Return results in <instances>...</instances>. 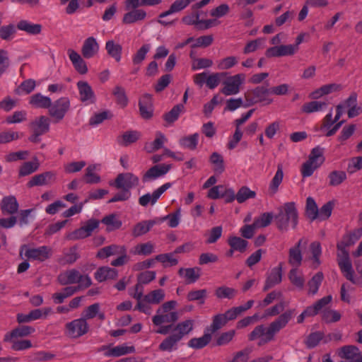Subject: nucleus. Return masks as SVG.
I'll list each match as a JSON object with an SVG mask.
<instances>
[{"instance_id":"1","label":"nucleus","mask_w":362,"mask_h":362,"mask_svg":"<svg viewBox=\"0 0 362 362\" xmlns=\"http://www.w3.org/2000/svg\"><path fill=\"white\" fill-rule=\"evenodd\" d=\"M177 305L176 300H169L157 309L156 314L152 317L153 324L158 327V329L156 330L157 334L166 335L172 329V324L168 325H163V324L173 323L178 320L177 312L173 311Z\"/></svg>"},{"instance_id":"2","label":"nucleus","mask_w":362,"mask_h":362,"mask_svg":"<svg viewBox=\"0 0 362 362\" xmlns=\"http://www.w3.org/2000/svg\"><path fill=\"white\" fill-rule=\"evenodd\" d=\"M277 227L281 230H288L289 226L295 228L298 223V212L294 202H287L279 208L275 216Z\"/></svg>"},{"instance_id":"3","label":"nucleus","mask_w":362,"mask_h":362,"mask_svg":"<svg viewBox=\"0 0 362 362\" xmlns=\"http://www.w3.org/2000/svg\"><path fill=\"white\" fill-rule=\"evenodd\" d=\"M323 153V148L320 146L312 149L308 160L301 167L300 173L303 177L311 176L315 170L322 165L325 161Z\"/></svg>"},{"instance_id":"4","label":"nucleus","mask_w":362,"mask_h":362,"mask_svg":"<svg viewBox=\"0 0 362 362\" xmlns=\"http://www.w3.org/2000/svg\"><path fill=\"white\" fill-rule=\"evenodd\" d=\"M337 259L339 268L344 276L353 284H358V281L354 276V271L349 252L344 249V245L342 243L337 244Z\"/></svg>"},{"instance_id":"5","label":"nucleus","mask_w":362,"mask_h":362,"mask_svg":"<svg viewBox=\"0 0 362 362\" xmlns=\"http://www.w3.org/2000/svg\"><path fill=\"white\" fill-rule=\"evenodd\" d=\"M52 249L48 246H40L38 247H29L23 245L20 248V256L30 260L44 262L52 255Z\"/></svg>"},{"instance_id":"6","label":"nucleus","mask_w":362,"mask_h":362,"mask_svg":"<svg viewBox=\"0 0 362 362\" xmlns=\"http://www.w3.org/2000/svg\"><path fill=\"white\" fill-rule=\"evenodd\" d=\"M224 78L221 92L226 96L234 95L240 93L241 86L245 81V75L244 74L229 75L228 73V76Z\"/></svg>"},{"instance_id":"7","label":"nucleus","mask_w":362,"mask_h":362,"mask_svg":"<svg viewBox=\"0 0 362 362\" xmlns=\"http://www.w3.org/2000/svg\"><path fill=\"white\" fill-rule=\"evenodd\" d=\"M58 281L62 285L78 284L81 287H88L91 284V279L88 275L81 274L76 269H70L61 273Z\"/></svg>"},{"instance_id":"8","label":"nucleus","mask_w":362,"mask_h":362,"mask_svg":"<svg viewBox=\"0 0 362 362\" xmlns=\"http://www.w3.org/2000/svg\"><path fill=\"white\" fill-rule=\"evenodd\" d=\"M90 325L86 318L74 319L65 325V334L70 339H77L86 334Z\"/></svg>"},{"instance_id":"9","label":"nucleus","mask_w":362,"mask_h":362,"mask_svg":"<svg viewBox=\"0 0 362 362\" xmlns=\"http://www.w3.org/2000/svg\"><path fill=\"white\" fill-rule=\"evenodd\" d=\"M71 107V102L69 98L62 97L51 105L48 108L49 115L55 120L60 121L64 119Z\"/></svg>"},{"instance_id":"10","label":"nucleus","mask_w":362,"mask_h":362,"mask_svg":"<svg viewBox=\"0 0 362 362\" xmlns=\"http://www.w3.org/2000/svg\"><path fill=\"white\" fill-rule=\"evenodd\" d=\"M100 222L95 219L88 220L86 224L78 229L69 233L66 238L71 240L83 239L89 237L93 231L99 226Z\"/></svg>"},{"instance_id":"11","label":"nucleus","mask_w":362,"mask_h":362,"mask_svg":"<svg viewBox=\"0 0 362 362\" xmlns=\"http://www.w3.org/2000/svg\"><path fill=\"white\" fill-rule=\"evenodd\" d=\"M139 184V178L132 173H120L115 181V186L117 189L129 190L136 187Z\"/></svg>"},{"instance_id":"12","label":"nucleus","mask_w":362,"mask_h":362,"mask_svg":"<svg viewBox=\"0 0 362 362\" xmlns=\"http://www.w3.org/2000/svg\"><path fill=\"white\" fill-rule=\"evenodd\" d=\"M172 186V183L166 182L155 189L152 193H146L139 198V204L142 206H147L148 204L154 205L160 196Z\"/></svg>"},{"instance_id":"13","label":"nucleus","mask_w":362,"mask_h":362,"mask_svg":"<svg viewBox=\"0 0 362 362\" xmlns=\"http://www.w3.org/2000/svg\"><path fill=\"white\" fill-rule=\"evenodd\" d=\"M275 334L270 329L269 327H264V325L257 326L249 335V339L251 341L259 340V344H264L272 341L274 337Z\"/></svg>"},{"instance_id":"14","label":"nucleus","mask_w":362,"mask_h":362,"mask_svg":"<svg viewBox=\"0 0 362 362\" xmlns=\"http://www.w3.org/2000/svg\"><path fill=\"white\" fill-rule=\"evenodd\" d=\"M76 86L78 90L80 100L82 103L86 105L95 103L96 100L95 95L88 82L79 81L77 82Z\"/></svg>"},{"instance_id":"15","label":"nucleus","mask_w":362,"mask_h":362,"mask_svg":"<svg viewBox=\"0 0 362 362\" xmlns=\"http://www.w3.org/2000/svg\"><path fill=\"white\" fill-rule=\"evenodd\" d=\"M100 45L94 37L86 38L81 47L82 56L86 59L95 57L99 52Z\"/></svg>"},{"instance_id":"16","label":"nucleus","mask_w":362,"mask_h":362,"mask_svg":"<svg viewBox=\"0 0 362 362\" xmlns=\"http://www.w3.org/2000/svg\"><path fill=\"white\" fill-rule=\"evenodd\" d=\"M339 356L347 362H362V352L355 346H345L339 351Z\"/></svg>"},{"instance_id":"17","label":"nucleus","mask_w":362,"mask_h":362,"mask_svg":"<svg viewBox=\"0 0 362 362\" xmlns=\"http://www.w3.org/2000/svg\"><path fill=\"white\" fill-rule=\"evenodd\" d=\"M282 280V265L279 264V266L272 268L269 270L267 275L265 284L263 288L264 291L274 287V286L280 284Z\"/></svg>"},{"instance_id":"18","label":"nucleus","mask_w":362,"mask_h":362,"mask_svg":"<svg viewBox=\"0 0 362 362\" xmlns=\"http://www.w3.org/2000/svg\"><path fill=\"white\" fill-rule=\"evenodd\" d=\"M171 168L169 164L156 165L151 168L142 177L144 182L156 180L160 176L165 175Z\"/></svg>"},{"instance_id":"19","label":"nucleus","mask_w":362,"mask_h":362,"mask_svg":"<svg viewBox=\"0 0 362 362\" xmlns=\"http://www.w3.org/2000/svg\"><path fill=\"white\" fill-rule=\"evenodd\" d=\"M105 350V356L107 357H119L134 353L135 348L129 344L124 343L115 346H108Z\"/></svg>"},{"instance_id":"20","label":"nucleus","mask_w":362,"mask_h":362,"mask_svg":"<svg viewBox=\"0 0 362 362\" xmlns=\"http://www.w3.org/2000/svg\"><path fill=\"white\" fill-rule=\"evenodd\" d=\"M295 313L294 309H289L283 313L281 315L279 316L274 321H273L269 327L273 331V332L276 334L281 329L284 328L288 322L291 320L293 315Z\"/></svg>"},{"instance_id":"21","label":"nucleus","mask_w":362,"mask_h":362,"mask_svg":"<svg viewBox=\"0 0 362 362\" xmlns=\"http://www.w3.org/2000/svg\"><path fill=\"white\" fill-rule=\"evenodd\" d=\"M194 325V321L193 320L187 319L178 322L175 325H173V328L170 331L182 340L185 336L188 335L192 331Z\"/></svg>"},{"instance_id":"22","label":"nucleus","mask_w":362,"mask_h":362,"mask_svg":"<svg viewBox=\"0 0 362 362\" xmlns=\"http://www.w3.org/2000/svg\"><path fill=\"white\" fill-rule=\"evenodd\" d=\"M67 53L76 71L80 74H86L88 69L83 57L72 49H68Z\"/></svg>"},{"instance_id":"23","label":"nucleus","mask_w":362,"mask_h":362,"mask_svg":"<svg viewBox=\"0 0 362 362\" xmlns=\"http://www.w3.org/2000/svg\"><path fill=\"white\" fill-rule=\"evenodd\" d=\"M139 105L140 114L144 119H150L153 116V103L150 94H144L139 100Z\"/></svg>"},{"instance_id":"24","label":"nucleus","mask_w":362,"mask_h":362,"mask_svg":"<svg viewBox=\"0 0 362 362\" xmlns=\"http://www.w3.org/2000/svg\"><path fill=\"white\" fill-rule=\"evenodd\" d=\"M56 179V174L52 171H47L44 173H41L35 175L28 182V185L30 187L34 186H41L50 184Z\"/></svg>"},{"instance_id":"25","label":"nucleus","mask_w":362,"mask_h":362,"mask_svg":"<svg viewBox=\"0 0 362 362\" xmlns=\"http://www.w3.org/2000/svg\"><path fill=\"white\" fill-rule=\"evenodd\" d=\"M17 29L26 33L30 35H37L42 32V25L39 23H34L25 19L20 20L17 25Z\"/></svg>"},{"instance_id":"26","label":"nucleus","mask_w":362,"mask_h":362,"mask_svg":"<svg viewBox=\"0 0 362 362\" xmlns=\"http://www.w3.org/2000/svg\"><path fill=\"white\" fill-rule=\"evenodd\" d=\"M35 332V329L30 326H21L4 335V341H8L18 338L27 337Z\"/></svg>"},{"instance_id":"27","label":"nucleus","mask_w":362,"mask_h":362,"mask_svg":"<svg viewBox=\"0 0 362 362\" xmlns=\"http://www.w3.org/2000/svg\"><path fill=\"white\" fill-rule=\"evenodd\" d=\"M178 274L180 277L185 280L187 284H194L201 276V269L199 267L180 268Z\"/></svg>"},{"instance_id":"28","label":"nucleus","mask_w":362,"mask_h":362,"mask_svg":"<svg viewBox=\"0 0 362 362\" xmlns=\"http://www.w3.org/2000/svg\"><path fill=\"white\" fill-rule=\"evenodd\" d=\"M49 119L45 116H41L33 121L31 125L36 134L35 137L47 132L49 130Z\"/></svg>"},{"instance_id":"29","label":"nucleus","mask_w":362,"mask_h":362,"mask_svg":"<svg viewBox=\"0 0 362 362\" xmlns=\"http://www.w3.org/2000/svg\"><path fill=\"white\" fill-rule=\"evenodd\" d=\"M168 141L166 136L160 132L156 133V138L153 141L148 142L144 146V149L148 153H153L160 148H162L164 144Z\"/></svg>"},{"instance_id":"30","label":"nucleus","mask_w":362,"mask_h":362,"mask_svg":"<svg viewBox=\"0 0 362 362\" xmlns=\"http://www.w3.org/2000/svg\"><path fill=\"white\" fill-rule=\"evenodd\" d=\"M100 170V164H92L89 165L86 169V174L84 175V178L86 182L88 184H97L99 183L101 180L99 175L97 174V172Z\"/></svg>"},{"instance_id":"31","label":"nucleus","mask_w":362,"mask_h":362,"mask_svg":"<svg viewBox=\"0 0 362 362\" xmlns=\"http://www.w3.org/2000/svg\"><path fill=\"white\" fill-rule=\"evenodd\" d=\"M1 209L4 214H13L18 209V203L13 196L4 197L1 202Z\"/></svg>"},{"instance_id":"32","label":"nucleus","mask_w":362,"mask_h":362,"mask_svg":"<svg viewBox=\"0 0 362 362\" xmlns=\"http://www.w3.org/2000/svg\"><path fill=\"white\" fill-rule=\"evenodd\" d=\"M194 0H175L170 6V8L161 13L159 18H163L175 13H178L187 8Z\"/></svg>"},{"instance_id":"33","label":"nucleus","mask_w":362,"mask_h":362,"mask_svg":"<svg viewBox=\"0 0 362 362\" xmlns=\"http://www.w3.org/2000/svg\"><path fill=\"white\" fill-rule=\"evenodd\" d=\"M124 252H126V247L124 245H112L100 249L97 253V257L104 259Z\"/></svg>"},{"instance_id":"34","label":"nucleus","mask_w":362,"mask_h":362,"mask_svg":"<svg viewBox=\"0 0 362 362\" xmlns=\"http://www.w3.org/2000/svg\"><path fill=\"white\" fill-rule=\"evenodd\" d=\"M180 341V337H177L172 332L170 335L164 339L159 344V349L168 352L175 351L177 349V344Z\"/></svg>"},{"instance_id":"35","label":"nucleus","mask_w":362,"mask_h":362,"mask_svg":"<svg viewBox=\"0 0 362 362\" xmlns=\"http://www.w3.org/2000/svg\"><path fill=\"white\" fill-rule=\"evenodd\" d=\"M146 17V13L143 9H132L129 12L125 13L122 21L125 24H132L139 21L144 20Z\"/></svg>"},{"instance_id":"36","label":"nucleus","mask_w":362,"mask_h":362,"mask_svg":"<svg viewBox=\"0 0 362 362\" xmlns=\"http://www.w3.org/2000/svg\"><path fill=\"white\" fill-rule=\"evenodd\" d=\"M105 49L107 54L115 59L116 62H119L122 59V47L120 44L114 40H107L105 42Z\"/></svg>"},{"instance_id":"37","label":"nucleus","mask_w":362,"mask_h":362,"mask_svg":"<svg viewBox=\"0 0 362 362\" xmlns=\"http://www.w3.org/2000/svg\"><path fill=\"white\" fill-rule=\"evenodd\" d=\"M156 224H158L156 219L139 222L134 226L132 234L134 237L144 235Z\"/></svg>"},{"instance_id":"38","label":"nucleus","mask_w":362,"mask_h":362,"mask_svg":"<svg viewBox=\"0 0 362 362\" xmlns=\"http://www.w3.org/2000/svg\"><path fill=\"white\" fill-rule=\"evenodd\" d=\"M98 317L100 320L105 319L104 313L100 312V306L99 303H94L88 306L83 313L82 318H86V321Z\"/></svg>"},{"instance_id":"39","label":"nucleus","mask_w":362,"mask_h":362,"mask_svg":"<svg viewBox=\"0 0 362 362\" xmlns=\"http://www.w3.org/2000/svg\"><path fill=\"white\" fill-rule=\"evenodd\" d=\"M29 103L36 108H49L51 105V99L41 93H36L30 97Z\"/></svg>"},{"instance_id":"40","label":"nucleus","mask_w":362,"mask_h":362,"mask_svg":"<svg viewBox=\"0 0 362 362\" xmlns=\"http://www.w3.org/2000/svg\"><path fill=\"white\" fill-rule=\"evenodd\" d=\"M288 279L291 283L298 289L302 290L305 285V279L302 272L297 268H293L288 273Z\"/></svg>"},{"instance_id":"41","label":"nucleus","mask_w":362,"mask_h":362,"mask_svg":"<svg viewBox=\"0 0 362 362\" xmlns=\"http://www.w3.org/2000/svg\"><path fill=\"white\" fill-rule=\"evenodd\" d=\"M117 276V270L108 267H100L95 274V279L100 282L107 279H113L116 278Z\"/></svg>"},{"instance_id":"42","label":"nucleus","mask_w":362,"mask_h":362,"mask_svg":"<svg viewBox=\"0 0 362 362\" xmlns=\"http://www.w3.org/2000/svg\"><path fill=\"white\" fill-rule=\"evenodd\" d=\"M141 136V134L137 131H127L123 133L117 138V142L122 146H129V144L136 142Z\"/></svg>"},{"instance_id":"43","label":"nucleus","mask_w":362,"mask_h":362,"mask_svg":"<svg viewBox=\"0 0 362 362\" xmlns=\"http://www.w3.org/2000/svg\"><path fill=\"white\" fill-rule=\"evenodd\" d=\"M154 245L151 242L141 243L133 247L130 252L134 255H149L153 252Z\"/></svg>"},{"instance_id":"44","label":"nucleus","mask_w":362,"mask_h":362,"mask_svg":"<svg viewBox=\"0 0 362 362\" xmlns=\"http://www.w3.org/2000/svg\"><path fill=\"white\" fill-rule=\"evenodd\" d=\"M181 218V209L178 208L175 212L156 219L158 223L168 221V225L170 228L178 226Z\"/></svg>"},{"instance_id":"45","label":"nucleus","mask_w":362,"mask_h":362,"mask_svg":"<svg viewBox=\"0 0 362 362\" xmlns=\"http://www.w3.org/2000/svg\"><path fill=\"white\" fill-rule=\"evenodd\" d=\"M199 138V134L198 133L185 136L179 140V144L182 148L194 150L197 146Z\"/></svg>"},{"instance_id":"46","label":"nucleus","mask_w":362,"mask_h":362,"mask_svg":"<svg viewBox=\"0 0 362 362\" xmlns=\"http://www.w3.org/2000/svg\"><path fill=\"white\" fill-rule=\"evenodd\" d=\"M270 89L262 86L257 87L253 90V95L257 99L256 102L263 103L264 105H269L273 102V100L268 97Z\"/></svg>"},{"instance_id":"47","label":"nucleus","mask_w":362,"mask_h":362,"mask_svg":"<svg viewBox=\"0 0 362 362\" xmlns=\"http://www.w3.org/2000/svg\"><path fill=\"white\" fill-rule=\"evenodd\" d=\"M324 275L322 272L316 273L308 281V295L315 296L317 293L319 288L323 281Z\"/></svg>"},{"instance_id":"48","label":"nucleus","mask_w":362,"mask_h":362,"mask_svg":"<svg viewBox=\"0 0 362 362\" xmlns=\"http://www.w3.org/2000/svg\"><path fill=\"white\" fill-rule=\"evenodd\" d=\"M284 178V171L282 165H279L277 167V170L272 178L269 186V191L272 194H274L277 192L279 189V187L282 182Z\"/></svg>"},{"instance_id":"49","label":"nucleus","mask_w":362,"mask_h":362,"mask_svg":"<svg viewBox=\"0 0 362 362\" xmlns=\"http://www.w3.org/2000/svg\"><path fill=\"white\" fill-rule=\"evenodd\" d=\"M301 243L302 240H300L295 247L289 250L288 262L292 266L298 267L301 263L302 255L300 250Z\"/></svg>"},{"instance_id":"50","label":"nucleus","mask_w":362,"mask_h":362,"mask_svg":"<svg viewBox=\"0 0 362 362\" xmlns=\"http://www.w3.org/2000/svg\"><path fill=\"white\" fill-rule=\"evenodd\" d=\"M227 76L228 72L226 71L211 73L206 79V85L209 88L214 89L219 85L221 79Z\"/></svg>"},{"instance_id":"51","label":"nucleus","mask_w":362,"mask_h":362,"mask_svg":"<svg viewBox=\"0 0 362 362\" xmlns=\"http://www.w3.org/2000/svg\"><path fill=\"white\" fill-rule=\"evenodd\" d=\"M238 63V59L235 56H228L216 62V67L219 70H228L235 66Z\"/></svg>"},{"instance_id":"52","label":"nucleus","mask_w":362,"mask_h":362,"mask_svg":"<svg viewBox=\"0 0 362 362\" xmlns=\"http://www.w3.org/2000/svg\"><path fill=\"white\" fill-rule=\"evenodd\" d=\"M208 291L206 289L192 290L188 292L187 299L188 301H198L200 305L205 303Z\"/></svg>"},{"instance_id":"53","label":"nucleus","mask_w":362,"mask_h":362,"mask_svg":"<svg viewBox=\"0 0 362 362\" xmlns=\"http://www.w3.org/2000/svg\"><path fill=\"white\" fill-rule=\"evenodd\" d=\"M40 166L38 159L34 158L32 161L24 163L19 170L20 176H25L36 171Z\"/></svg>"},{"instance_id":"54","label":"nucleus","mask_w":362,"mask_h":362,"mask_svg":"<svg viewBox=\"0 0 362 362\" xmlns=\"http://www.w3.org/2000/svg\"><path fill=\"white\" fill-rule=\"evenodd\" d=\"M211 339V334L205 333L201 337L191 339L188 341V346L195 349H202L209 343Z\"/></svg>"},{"instance_id":"55","label":"nucleus","mask_w":362,"mask_h":362,"mask_svg":"<svg viewBox=\"0 0 362 362\" xmlns=\"http://www.w3.org/2000/svg\"><path fill=\"white\" fill-rule=\"evenodd\" d=\"M190 57L192 59V69L194 71L199 70V69H202L210 68L214 64V62L211 59L196 58V57H193L192 54H190Z\"/></svg>"},{"instance_id":"56","label":"nucleus","mask_w":362,"mask_h":362,"mask_svg":"<svg viewBox=\"0 0 362 362\" xmlns=\"http://www.w3.org/2000/svg\"><path fill=\"white\" fill-rule=\"evenodd\" d=\"M210 162L212 163L214 171L216 173L221 174L224 171L223 158L221 154L216 152L213 153L210 157Z\"/></svg>"},{"instance_id":"57","label":"nucleus","mask_w":362,"mask_h":362,"mask_svg":"<svg viewBox=\"0 0 362 362\" xmlns=\"http://www.w3.org/2000/svg\"><path fill=\"white\" fill-rule=\"evenodd\" d=\"M332 300V296L331 295L323 297L316 301L313 305L308 306L309 309L313 314V315H316L319 313L320 311L322 310V309L329 304Z\"/></svg>"},{"instance_id":"58","label":"nucleus","mask_w":362,"mask_h":362,"mask_svg":"<svg viewBox=\"0 0 362 362\" xmlns=\"http://www.w3.org/2000/svg\"><path fill=\"white\" fill-rule=\"evenodd\" d=\"M327 103L322 101H311L305 103L302 107V111L305 113H312L322 111L327 107Z\"/></svg>"},{"instance_id":"59","label":"nucleus","mask_w":362,"mask_h":362,"mask_svg":"<svg viewBox=\"0 0 362 362\" xmlns=\"http://www.w3.org/2000/svg\"><path fill=\"white\" fill-rule=\"evenodd\" d=\"M101 222L107 226V230L111 231L118 229L122 226V221L117 218L115 214H110L105 216Z\"/></svg>"},{"instance_id":"60","label":"nucleus","mask_w":362,"mask_h":362,"mask_svg":"<svg viewBox=\"0 0 362 362\" xmlns=\"http://www.w3.org/2000/svg\"><path fill=\"white\" fill-rule=\"evenodd\" d=\"M228 242L230 248L240 252H245L248 245L247 241L237 236L230 237Z\"/></svg>"},{"instance_id":"61","label":"nucleus","mask_w":362,"mask_h":362,"mask_svg":"<svg viewBox=\"0 0 362 362\" xmlns=\"http://www.w3.org/2000/svg\"><path fill=\"white\" fill-rule=\"evenodd\" d=\"M17 27L13 24H8L0 28V38L3 40H12L16 33Z\"/></svg>"},{"instance_id":"62","label":"nucleus","mask_w":362,"mask_h":362,"mask_svg":"<svg viewBox=\"0 0 362 362\" xmlns=\"http://www.w3.org/2000/svg\"><path fill=\"white\" fill-rule=\"evenodd\" d=\"M328 178L329 185L338 186L346 179V174L344 171L334 170L329 174Z\"/></svg>"},{"instance_id":"63","label":"nucleus","mask_w":362,"mask_h":362,"mask_svg":"<svg viewBox=\"0 0 362 362\" xmlns=\"http://www.w3.org/2000/svg\"><path fill=\"white\" fill-rule=\"evenodd\" d=\"M165 296V291L163 289H156L145 295L146 300L152 304L158 305L161 303Z\"/></svg>"},{"instance_id":"64","label":"nucleus","mask_w":362,"mask_h":362,"mask_svg":"<svg viewBox=\"0 0 362 362\" xmlns=\"http://www.w3.org/2000/svg\"><path fill=\"white\" fill-rule=\"evenodd\" d=\"M256 196L255 191L251 190L249 187L243 186L240 188L236 194V200L238 203H243L249 199H253Z\"/></svg>"}]
</instances>
